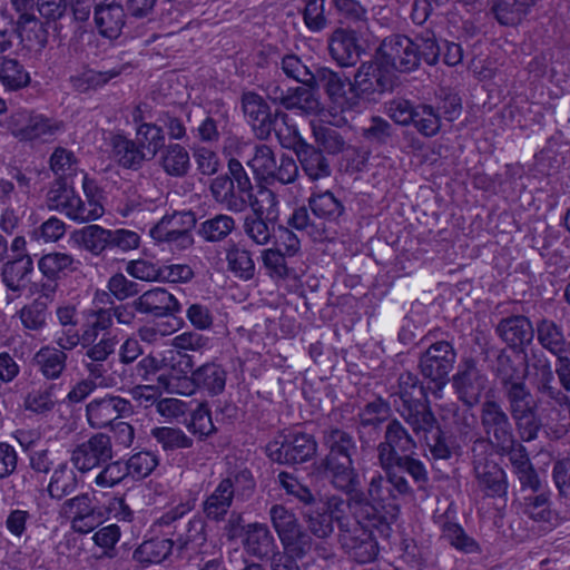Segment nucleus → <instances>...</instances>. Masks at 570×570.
<instances>
[{"label":"nucleus","mask_w":570,"mask_h":570,"mask_svg":"<svg viewBox=\"0 0 570 570\" xmlns=\"http://www.w3.org/2000/svg\"><path fill=\"white\" fill-rule=\"evenodd\" d=\"M33 273V261L30 255L14 256L3 264L1 276L8 289L20 293Z\"/></svg>","instance_id":"2f4dec72"},{"label":"nucleus","mask_w":570,"mask_h":570,"mask_svg":"<svg viewBox=\"0 0 570 570\" xmlns=\"http://www.w3.org/2000/svg\"><path fill=\"white\" fill-rule=\"evenodd\" d=\"M244 550L258 560H272L281 554L276 540L269 528L264 523H249L244 533Z\"/></svg>","instance_id":"b1692460"},{"label":"nucleus","mask_w":570,"mask_h":570,"mask_svg":"<svg viewBox=\"0 0 570 570\" xmlns=\"http://www.w3.org/2000/svg\"><path fill=\"white\" fill-rule=\"evenodd\" d=\"M267 98L288 110H298L305 115L318 111L320 101L304 87H289L279 80L268 81L264 87Z\"/></svg>","instance_id":"4468645a"},{"label":"nucleus","mask_w":570,"mask_h":570,"mask_svg":"<svg viewBox=\"0 0 570 570\" xmlns=\"http://www.w3.org/2000/svg\"><path fill=\"white\" fill-rule=\"evenodd\" d=\"M150 436L166 453H174L194 446V440L177 426H156L150 430Z\"/></svg>","instance_id":"49530a36"},{"label":"nucleus","mask_w":570,"mask_h":570,"mask_svg":"<svg viewBox=\"0 0 570 570\" xmlns=\"http://www.w3.org/2000/svg\"><path fill=\"white\" fill-rule=\"evenodd\" d=\"M209 190L214 200L228 212L239 214L246 210V200L237 195L228 175L215 177L210 183Z\"/></svg>","instance_id":"4c0bfd02"},{"label":"nucleus","mask_w":570,"mask_h":570,"mask_svg":"<svg viewBox=\"0 0 570 570\" xmlns=\"http://www.w3.org/2000/svg\"><path fill=\"white\" fill-rule=\"evenodd\" d=\"M269 134L275 132L279 144L284 148L293 149L297 153L301 142H306L301 136L297 128L289 124V117L283 111H276L273 121L269 124Z\"/></svg>","instance_id":"6e6d98bb"},{"label":"nucleus","mask_w":570,"mask_h":570,"mask_svg":"<svg viewBox=\"0 0 570 570\" xmlns=\"http://www.w3.org/2000/svg\"><path fill=\"white\" fill-rule=\"evenodd\" d=\"M537 393V403L550 406V415L557 414L559 422L553 430L556 439L562 438L570 428V399L556 384L554 375L532 384ZM550 421H554L549 416Z\"/></svg>","instance_id":"f8f14e48"},{"label":"nucleus","mask_w":570,"mask_h":570,"mask_svg":"<svg viewBox=\"0 0 570 570\" xmlns=\"http://www.w3.org/2000/svg\"><path fill=\"white\" fill-rule=\"evenodd\" d=\"M135 141L150 160L165 147V134L161 126L141 122L136 128Z\"/></svg>","instance_id":"864d4df0"},{"label":"nucleus","mask_w":570,"mask_h":570,"mask_svg":"<svg viewBox=\"0 0 570 570\" xmlns=\"http://www.w3.org/2000/svg\"><path fill=\"white\" fill-rule=\"evenodd\" d=\"M114 342L102 340L98 345L85 348L82 366L87 379H92L100 387H111L115 380L109 375L111 363L109 358L115 354Z\"/></svg>","instance_id":"4be33fe9"},{"label":"nucleus","mask_w":570,"mask_h":570,"mask_svg":"<svg viewBox=\"0 0 570 570\" xmlns=\"http://www.w3.org/2000/svg\"><path fill=\"white\" fill-rule=\"evenodd\" d=\"M304 174L313 181L330 177L332 168L323 151L308 142H301L295 153Z\"/></svg>","instance_id":"c85d7f7f"},{"label":"nucleus","mask_w":570,"mask_h":570,"mask_svg":"<svg viewBox=\"0 0 570 570\" xmlns=\"http://www.w3.org/2000/svg\"><path fill=\"white\" fill-rule=\"evenodd\" d=\"M490 12L499 24L514 27L525 18L529 11L515 0H493Z\"/></svg>","instance_id":"bf43d9fd"},{"label":"nucleus","mask_w":570,"mask_h":570,"mask_svg":"<svg viewBox=\"0 0 570 570\" xmlns=\"http://www.w3.org/2000/svg\"><path fill=\"white\" fill-rule=\"evenodd\" d=\"M0 81L8 89L17 90L26 87L30 77L18 60L0 57Z\"/></svg>","instance_id":"0e129e2a"},{"label":"nucleus","mask_w":570,"mask_h":570,"mask_svg":"<svg viewBox=\"0 0 570 570\" xmlns=\"http://www.w3.org/2000/svg\"><path fill=\"white\" fill-rule=\"evenodd\" d=\"M134 413L135 409L131 401L112 393L94 397L86 405L87 422L90 428L96 430L106 429L118 419L129 417Z\"/></svg>","instance_id":"9d476101"},{"label":"nucleus","mask_w":570,"mask_h":570,"mask_svg":"<svg viewBox=\"0 0 570 570\" xmlns=\"http://www.w3.org/2000/svg\"><path fill=\"white\" fill-rule=\"evenodd\" d=\"M487 383V375L482 373L472 358L464 360L452 377V386L458 399L468 407H473L480 402Z\"/></svg>","instance_id":"f3484780"},{"label":"nucleus","mask_w":570,"mask_h":570,"mask_svg":"<svg viewBox=\"0 0 570 570\" xmlns=\"http://www.w3.org/2000/svg\"><path fill=\"white\" fill-rule=\"evenodd\" d=\"M191 372L193 380L198 385V389L205 390L212 396L224 392L227 372L222 364L215 361L207 362Z\"/></svg>","instance_id":"c9c22d12"},{"label":"nucleus","mask_w":570,"mask_h":570,"mask_svg":"<svg viewBox=\"0 0 570 570\" xmlns=\"http://www.w3.org/2000/svg\"><path fill=\"white\" fill-rule=\"evenodd\" d=\"M227 271L236 278L247 282L255 277L256 265L253 253L244 245L235 242L228 243L225 248Z\"/></svg>","instance_id":"c756f323"},{"label":"nucleus","mask_w":570,"mask_h":570,"mask_svg":"<svg viewBox=\"0 0 570 570\" xmlns=\"http://www.w3.org/2000/svg\"><path fill=\"white\" fill-rule=\"evenodd\" d=\"M328 52L341 67L354 66L363 52L354 30L337 28L328 37Z\"/></svg>","instance_id":"a878e982"},{"label":"nucleus","mask_w":570,"mask_h":570,"mask_svg":"<svg viewBox=\"0 0 570 570\" xmlns=\"http://www.w3.org/2000/svg\"><path fill=\"white\" fill-rule=\"evenodd\" d=\"M275 222L253 214L244 219V234L258 246L267 245L273 238Z\"/></svg>","instance_id":"680f3d73"},{"label":"nucleus","mask_w":570,"mask_h":570,"mask_svg":"<svg viewBox=\"0 0 570 570\" xmlns=\"http://www.w3.org/2000/svg\"><path fill=\"white\" fill-rule=\"evenodd\" d=\"M159 164L171 177H185L191 167L188 150L180 144H169L161 149Z\"/></svg>","instance_id":"ea45409f"},{"label":"nucleus","mask_w":570,"mask_h":570,"mask_svg":"<svg viewBox=\"0 0 570 570\" xmlns=\"http://www.w3.org/2000/svg\"><path fill=\"white\" fill-rule=\"evenodd\" d=\"M112 153L117 163L127 169L137 170L149 160L144 149L132 139L116 135L111 139Z\"/></svg>","instance_id":"e433bc0d"},{"label":"nucleus","mask_w":570,"mask_h":570,"mask_svg":"<svg viewBox=\"0 0 570 570\" xmlns=\"http://www.w3.org/2000/svg\"><path fill=\"white\" fill-rule=\"evenodd\" d=\"M247 165L257 179L265 181L276 180L286 185L294 183L298 176V166L294 158L282 155L277 160L273 148L266 144L254 146Z\"/></svg>","instance_id":"0eeeda50"},{"label":"nucleus","mask_w":570,"mask_h":570,"mask_svg":"<svg viewBox=\"0 0 570 570\" xmlns=\"http://www.w3.org/2000/svg\"><path fill=\"white\" fill-rule=\"evenodd\" d=\"M134 309L141 315L155 318L174 317L183 306L174 294L164 287H153L132 301Z\"/></svg>","instance_id":"6ab92c4d"},{"label":"nucleus","mask_w":570,"mask_h":570,"mask_svg":"<svg viewBox=\"0 0 570 570\" xmlns=\"http://www.w3.org/2000/svg\"><path fill=\"white\" fill-rule=\"evenodd\" d=\"M341 530V543L351 558L358 563H366L377 556L376 542L373 538L371 528H375L380 533L389 538L390 527L387 523L379 524L371 520L368 523H362L357 519L335 517Z\"/></svg>","instance_id":"39448f33"},{"label":"nucleus","mask_w":570,"mask_h":570,"mask_svg":"<svg viewBox=\"0 0 570 570\" xmlns=\"http://www.w3.org/2000/svg\"><path fill=\"white\" fill-rule=\"evenodd\" d=\"M353 88L350 91L352 105L371 99L375 94H383L392 88V40L384 37L376 48L373 59L363 62L354 75Z\"/></svg>","instance_id":"f03ea898"},{"label":"nucleus","mask_w":570,"mask_h":570,"mask_svg":"<svg viewBox=\"0 0 570 570\" xmlns=\"http://www.w3.org/2000/svg\"><path fill=\"white\" fill-rule=\"evenodd\" d=\"M10 126L17 137L24 140L48 139L63 130V122L19 109L10 116Z\"/></svg>","instance_id":"2eb2a0df"},{"label":"nucleus","mask_w":570,"mask_h":570,"mask_svg":"<svg viewBox=\"0 0 570 570\" xmlns=\"http://www.w3.org/2000/svg\"><path fill=\"white\" fill-rule=\"evenodd\" d=\"M493 374L501 389L524 382L523 361L513 357L503 348L497 355Z\"/></svg>","instance_id":"58836bf2"},{"label":"nucleus","mask_w":570,"mask_h":570,"mask_svg":"<svg viewBox=\"0 0 570 570\" xmlns=\"http://www.w3.org/2000/svg\"><path fill=\"white\" fill-rule=\"evenodd\" d=\"M68 354L51 345L42 346L32 363L47 380H58L67 368Z\"/></svg>","instance_id":"72a5a7b5"},{"label":"nucleus","mask_w":570,"mask_h":570,"mask_svg":"<svg viewBox=\"0 0 570 570\" xmlns=\"http://www.w3.org/2000/svg\"><path fill=\"white\" fill-rule=\"evenodd\" d=\"M288 225L311 237L314 242H324L331 237V228L311 212L308 205L294 209Z\"/></svg>","instance_id":"7c9ffc66"},{"label":"nucleus","mask_w":570,"mask_h":570,"mask_svg":"<svg viewBox=\"0 0 570 570\" xmlns=\"http://www.w3.org/2000/svg\"><path fill=\"white\" fill-rule=\"evenodd\" d=\"M316 450V441L307 433L282 435L266 446L268 458L281 464L306 462L315 455Z\"/></svg>","instance_id":"6e6552de"},{"label":"nucleus","mask_w":570,"mask_h":570,"mask_svg":"<svg viewBox=\"0 0 570 570\" xmlns=\"http://www.w3.org/2000/svg\"><path fill=\"white\" fill-rule=\"evenodd\" d=\"M255 489L254 478L248 470H242L219 481L202 503L205 517L215 522L223 521L235 498L245 499Z\"/></svg>","instance_id":"20e7f679"},{"label":"nucleus","mask_w":570,"mask_h":570,"mask_svg":"<svg viewBox=\"0 0 570 570\" xmlns=\"http://www.w3.org/2000/svg\"><path fill=\"white\" fill-rule=\"evenodd\" d=\"M502 395L508 404V412L511 416L519 415L532 407H538L532 392L525 382L512 384L501 389Z\"/></svg>","instance_id":"5fc2aeb1"},{"label":"nucleus","mask_w":570,"mask_h":570,"mask_svg":"<svg viewBox=\"0 0 570 570\" xmlns=\"http://www.w3.org/2000/svg\"><path fill=\"white\" fill-rule=\"evenodd\" d=\"M415 448L416 443L407 430L394 420V466L407 473L416 483H425L428 472L424 464L409 454Z\"/></svg>","instance_id":"a211bd4d"},{"label":"nucleus","mask_w":570,"mask_h":570,"mask_svg":"<svg viewBox=\"0 0 570 570\" xmlns=\"http://www.w3.org/2000/svg\"><path fill=\"white\" fill-rule=\"evenodd\" d=\"M392 420L385 425V441L379 445V459L385 476L379 474L371 479L368 494L377 508L392 507Z\"/></svg>","instance_id":"dca6fc26"},{"label":"nucleus","mask_w":570,"mask_h":570,"mask_svg":"<svg viewBox=\"0 0 570 570\" xmlns=\"http://www.w3.org/2000/svg\"><path fill=\"white\" fill-rule=\"evenodd\" d=\"M353 87V81L343 73L327 67H316L308 90L313 92L323 89L334 102L345 109H354L360 105H352L350 101V91Z\"/></svg>","instance_id":"aec40b11"},{"label":"nucleus","mask_w":570,"mask_h":570,"mask_svg":"<svg viewBox=\"0 0 570 570\" xmlns=\"http://www.w3.org/2000/svg\"><path fill=\"white\" fill-rule=\"evenodd\" d=\"M208 345L209 338L194 331L183 332L171 340V346L185 358L183 370L185 373L190 372L194 366L191 357L186 352H202L208 348Z\"/></svg>","instance_id":"3c124183"},{"label":"nucleus","mask_w":570,"mask_h":570,"mask_svg":"<svg viewBox=\"0 0 570 570\" xmlns=\"http://www.w3.org/2000/svg\"><path fill=\"white\" fill-rule=\"evenodd\" d=\"M77 197L72 180L67 178H56L49 184L46 194V205L50 210H56L65 216Z\"/></svg>","instance_id":"37998d69"},{"label":"nucleus","mask_w":570,"mask_h":570,"mask_svg":"<svg viewBox=\"0 0 570 570\" xmlns=\"http://www.w3.org/2000/svg\"><path fill=\"white\" fill-rule=\"evenodd\" d=\"M119 75L117 70L97 71L83 69L69 78L71 88L80 94L96 91L106 86L111 79Z\"/></svg>","instance_id":"09e8293b"},{"label":"nucleus","mask_w":570,"mask_h":570,"mask_svg":"<svg viewBox=\"0 0 570 570\" xmlns=\"http://www.w3.org/2000/svg\"><path fill=\"white\" fill-rule=\"evenodd\" d=\"M81 337L83 348L98 345L100 341L114 342V348L118 345L117 335L111 334L114 322L110 321V313L105 306H94L82 312Z\"/></svg>","instance_id":"412c9836"},{"label":"nucleus","mask_w":570,"mask_h":570,"mask_svg":"<svg viewBox=\"0 0 570 570\" xmlns=\"http://www.w3.org/2000/svg\"><path fill=\"white\" fill-rule=\"evenodd\" d=\"M479 424L482 435L474 441L473 453L479 445L489 444L494 449L515 435L510 413L494 399H487L480 404Z\"/></svg>","instance_id":"423d86ee"},{"label":"nucleus","mask_w":570,"mask_h":570,"mask_svg":"<svg viewBox=\"0 0 570 570\" xmlns=\"http://www.w3.org/2000/svg\"><path fill=\"white\" fill-rule=\"evenodd\" d=\"M75 258L72 255L61 252H52L43 255L39 262V271L50 281H56L60 273L73 271Z\"/></svg>","instance_id":"69168bd1"},{"label":"nucleus","mask_w":570,"mask_h":570,"mask_svg":"<svg viewBox=\"0 0 570 570\" xmlns=\"http://www.w3.org/2000/svg\"><path fill=\"white\" fill-rule=\"evenodd\" d=\"M442 538L454 549L463 553H479L480 544L456 522L444 521L441 524Z\"/></svg>","instance_id":"4d7b16f0"},{"label":"nucleus","mask_w":570,"mask_h":570,"mask_svg":"<svg viewBox=\"0 0 570 570\" xmlns=\"http://www.w3.org/2000/svg\"><path fill=\"white\" fill-rule=\"evenodd\" d=\"M185 426L200 441L216 433L212 413L206 403H199L197 407L191 411L189 420L185 422Z\"/></svg>","instance_id":"052dcab7"},{"label":"nucleus","mask_w":570,"mask_h":570,"mask_svg":"<svg viewBox=\"0 0 570 570\" xmlns=\"http://www.w3.org/2000/svg\"><path fill=\"white\" fill-rule=\"evenodd\" d=\"M311 127L317 148L330 155H337L345 149V139L335 128L316 121H311Z\"/></svg>","instance_id":"13d9d810"},{"label":"nucleus","mask_w":570,"mask_h":570,"mask_svg":"<svg viewBox=\"0 0 570 570\" xmlns=\"http://www.w3.org/2000/svg\"><path fill=\"white\" fill-rule=\"evenodd\" d=\"M237 224L228 214H215L197 226V235L206 243L225 242L235 230Z\"/></svg>","instance_id":"f704fd0d"},{"label":"nucleus","mask_w":570,"mask_h":570,"mask_svg":"<svg viewBox=\"0 0 570 570\" xmlns=\"http://www.w3.org/2000/svg\"><path fill=\"white\" fill-rule=\"evenodd\" d=\"M323 443L328 452L317 465L318 473L336 489L354 491L360 481L353 465V456L357 452L353 436L338 428H330L324 431Z\"/></svg>","instance_id":"f257e3e1"},{"label":"nucleus","mask_w":570,"mask_h":570,"mask_svg":"<svg viewBox=\"0 0 570 570\" xmlns=\"http://www.w3.org/2000/svg\"><path fill=\"white\" fill-rule=\"evenodd\" d=\"M125 10L121 4L100 2L95 6L94 22L98 33L106 39H117L125 26Z\"/></svg>","instance_id":"cd10ccee"},{"label":"nucleus","mask_w":570,"mask_h":570,"mask_svg":"<svg viewBox=\"0 0 570 570\" xmlns=\"http://www.w3.org/2000/svg\"><path fill=\"white\" fill-rule=\"evenodd\" d=\"M534 334L539 344L557 357L566 355L568 341L563 326L550 318H541L537 322Z\"/></svg>","instance_id":"473e14b6"},{"label":"nucleus","mask_w":570,"mask_h":570,"mask_svg":"<svg viewBox=\"0 0 570 570\" xmlns=\"http://www.w3.org/2000/svg\"><path fill=\"white\" fill-rule=\"evenodd\" d=\"M473 470L478 487L487 497L502 498L507 494V473L497 462L474 454Z\"/></svg>","instance_id":"5701e85b"},{"label":"nucleus","mask_w":570,"mask_h":570,"mask_svg":"<svg viewBox=\"0 0 570 570\" xmlns=\"http://www.w3.org/2000/svg\"><path fill=\"white\" fill-rule=\"evenodd\" d=\"M59 517L68 520L73 532L87 534L100 523V512L88 492L66 499L59 508Z\"/></svg>","instance_id":"9b49d317"},{"label":"nucleus","mask_w":570,"mask_h":570,"mask_svg":"<svg viewBox=\"0 0 570 570\" xmlns=\"http://www.w3.org/2000/svg\"><path fill=\"white\" fill-rule=\"evenodd\" d=\"M175 544L173 539L156 538L146 540L134 551L132 558L144 567L160 563L170 556Z\"/></svg>","instance_id":"a18cd8bd"},{"label":"nucleus","mask_w":570,"mask_h":570,"mask_svg":"<svg viewBox=\"0 0 570 570\" xmlns=\"http://www.w3.org/2000/svg\"><path fill=\"white\" fill-rule=\"evenodd\" d=\"M242 109L247 121L252 125L259 139L269 137V124L273 121L269 106L265 99L254 92L245 91L242 95Z\"/></svg>","instance_id":"bb28decb"},{"label":"nucleus","mask_w":570,"mask_h":570,"mask_svg":"<svg viewBox=\"0 0 570 570\" xmlns=\"http://www.w3.org/2000/svg\"><path fill=\"white\" fill-rule=\"evenodd\" d=\"M284 551L281 557H288V560H302L312 549V538L302 527L281 540Z\"/></svg>","instance_id":"774afa93"},{"label":"nucleus","mask_w":570,"mask_h":570,"mask_svg":"<svg viewBox=\"0 0 570 570\" xmlns=\"http://www.w3.org/2000/svg\"><path fill=\"white\" fill-rule=\"evenodd\" d=\"M522 361L524 381L530 377L532 384H534L551 375H554L551 362L542 351H531L530 355L524 354Z\"/></svg>","instance_id":"338daca9"},{"label":"nucleus","mask_w":570,"mask_h":570,"mask_svg":"<svg viewBox=\"0 0 570 570\" xmlns=\"http://www.w3.org/2000/svg\"><path fill=\"white\" fill-rule=\"evenodd\" d=\"M248 207L253 214L267 219L277 220L279 216V200L276 193L266 187H261L250 198Z\"/></svg>","instance_id":"e2e57ef3"},{"label":"nucleus","mask_w":570,"mask_h":570,"mask_svg":"<svg viewBox=\"0 0 570 570\" xmlns=\"http://www.w3.org/2000/svg\"><path fill=\"white\" fill-rule=\"evenodd\" d=\"M495 333L508 346L523 352L533 341L534 327L527 316L512 315L498 323Z\"/></svg>","instance_id":"393cba45"},{"label":"nucleus","mask_w":570,"mask_h":570,"mask_svg":"<svg viewBox=\"0 0 570 570\" xmlns=\"http://www.w3.org/2000/svg\"><path fill=\"white\" fill-rule=\"evenodd\" d=\"M309 59L304 60L296 53H285L276 62L277 68L288 78L304 85L308 89L315 68L308 65Z\"/></svg>","instance_id":"de8ad7c7"},{"label":"nucleus","mask_w":570,"mask_h":570,"mask_svg":"<svg viewBox=\"0 0 570 570\" xmlns=\"http://www.w3.org/2000/svg\"><path fill=\"white\" fill-rule=\"evenodd\" d=\"M397 395L401 404L396 411L413 433L431 431L434 428L436 419L424 401L425 393L415 374L409 371L400 374Z\"/></svg>","instance_id":"7ed1b4c3"},{"label":"nucleus","mask_w":570,"mask_h":570,"mask_svg":"<svg viewBox=\"0 0 570 570\" xmlns=\"http://www.w3.org/2000/svg\"><path fill=\"white\" fill-rule=\"evenodd\" d=\"M307 204L311 212L324 220L327 226L337 222L345 210L342 202L328 190L312 193Z\"/></svg>","instance_id":"79ce46f5"},{"label":"nucleus","mask_w":570,"mask_h":570,"mask_svg":"<svg viewBox=\"0 0 570 570\" xmlns=\"http://www.w3.org/2000/svg\"><path fill=\"white\" fill-rule=\"evenodd\" d=\"M417 355L423 376L430 379L436 387H443L456 361V352L452 343L448 341L432 343Z\"/></svg>","instance_id":"1a4fd4ad"},{"label":"nucleus","mask_w":570,"mask_h":570,"mask_svg":"<svg viewBox=\"0 0 570 570\" xmlns=\"http://www.w3.org/2000/svg\"><path fill=\"white\" fill-rule=\"evenodd\" d=\"M114 450L109 435L96 433L71 451L70 462L81 473L102 466L112 459Z\"/></svg>","instance_id":"ddd939ff"},{"label":"nucleus","mask_w":570,"mask_h":570,"mask_svg":"<svg viewBox=\"0 0 570 570\" xmlns=\"http://www.w3.org/2000/svg\"><path fill=\"white\" fill-rule=\"evenodd\" d=\"M419 46L406 36L394 37V69L410 72L419 67Z\"/></svg>","instance_id":"8fccbe9b"},{"label":"nucleus","mask_w":570,"mask_h":570,"mask_svg":"<svg viewBox=\"0 0 570 570\" xmlns=\"http://www.w3.org/2000/svg\"><path fill=\"white\" fill-rule=\"evenodd\" d=\"M110 229L96 224L87 225L75 233L76 243L94 256H100L110 249Z\"/></svg>","instance_id":"a19ab883"},{"label":"nucleus","mask_w":570,"mask_h":570,"mask_svg":"<svg viewBox=\"0 0 570 570\" xmlns=\"http://www.w3.org/2000/svg\"><path fill=\"white\" fill-rule=\"evenodd\" d=\"M10 2L13 9L19 13L17 20L19 30L32 31L37 42L43 43L46 41L45 29L42 22L33 13L37 0H10Z\"/></svg>","instance_id":"603ef678"},{"label":"nucleus","mask_w":570,"mask_h":570,"mask_svg":"<svg viewBox=\"0 0 570 570\" xmlns=\"http://www.w3.org/2000/svg\"><path fill=\"white\" fill-rule=\"evenodd\" d=\"M78 488V476L68 462L58 464L50 478L47 491L52 500L60 501L63 498L76 492Z\"/></svg>","instance_id":"c03bdc74"}]
</instances>
